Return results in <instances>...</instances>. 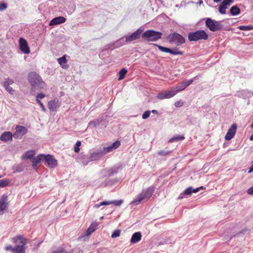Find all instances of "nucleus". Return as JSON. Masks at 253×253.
<instances>
[{
    "label": "nucleus",
    "instance_id": "40",
    "mask_svg": "<svg viewBox=\"0 0 253 253\" xmlns=\"http://www.w3.org/2000/svg\"><path fill=\"white\" fill-rule=\"evenodd\" d=\"M64 252L67 253L61 247H58L55 250H53L50 253H62Z\"/></svg>",
    "mask_w": 253,
    "mask_h": 253
},
{
    "label": "nucleus",
    "instance_id": "2",
    "mask_svg": "<svg viewBox=\"0 0 253 253\" xmlns=\"http://www.w3.org/2000/svg\"><path fill=\"white\" fill-rule=\"evenodd\" d=\"M20 240L21 245H18L17 246H15L14 247H12L11 245H7L5 249L7 251H11L13 253H25V245L27 243V240L23 237L22 236L19 235L13 237L12 239V241L15 243L17 244L18 243V240Z\"/></svg>",
    "mask_w": 253,
    "mask_h": 253
},
{
    "label": "nucleus",
    "instance_id": "51",
    "mask_svg": "<svg viewBox=\"0 0 253 253\" xmlns=\"http://www.w3.org/2000/svg\"><path fill=\"white\" fill-rule=\"evenodd\" d=\"M203 188L204 187L203 186H201V187L197 188L196 189H193L192 188L193 193H196V192H198L200 190V189H203Z\"/></svg>",
    "mask_w": 253,
    "mask_h": 253
},
{
    "label": "nucleus",
    "instance_id": "62",
    "mask_svg": "<svg viewBox=\"0 0 253 253\" xmlns=\"http://www.w3.org/2000/svg\"><path fill=\"white\" fill-rule=\"evenodd\" d=\"M198 79H199V77H198V76H197L195 77L193 79H194V80Z\"/></svg>",
    "mask_w": 253,
    "mask_h": 253
},
{
    "label": "nucleus",
    "instance_id": "14",
    "mask_svg": "<svg viewBox=\"0 0 253 253\" xmlns=\"http://www.w3.org/2000/svg\"><path fill=\"white\" fill-rule=\"evenodd\" d=\"M19 47L20 50L25 54L30 53V48L26 40L23 38L19 39Z\"/></svg>",
    "mask_w": 253,
    "mask_h": 253
},
{
    "label": "nucleus",
    "instance_id": "27",
    "mask_svg": "<svg viewBox=\"0 0 253 253\" xmlns=\"http://www.w3.org/2000/svg\"><path fill=\"white\" fill-rule=\"evenodd\" d=\"M48 109L51 111H55L56 110L57 105L55 100H50L48 103Z\"/></svg>",
    "mask_w": 253,
    "mask_h": 253
},
{
    "label": "nucleus",
    "instance_id": "1",
    "mask_svg": "<svg viewBox=\"0 0 253 253\" xmlns=\"http://www.w3.org/2000/svg\"><path fill=\"white\" fill-rule=\"evenodd\" d=\"M117 173L115 169H111L108 170H103L101 176L95 181V185L97 187H106L115 184L117 180L116 179L111 180L107 178V176H111Z\"/></svg>",
    "mask_w": 253,
    "mask_h": 253
},
{
    "label": "nucleus",
    "instance_id": "26",
    "mask_svg": "<svg viewBox=\"0 0 253 253\" xmlns=\"http://www.w3.org/2000/svg\"><path fill=\"white\" fill-rule=\"evenodd\" d=\"M187 85L184 82L179 84L175 88H173L174 91H176V93L178 92L184 90L187 87Z\"/></svg>",
    "mask_w": 253,
    "mask_h": 253
},
{
    "label": "nucleus",
    "instance_id": "47",
    "mask_svg": "<svg viewBox=\"0 0 253 253\" xmlns=\"http://www.w3.org/2000/svg\"><path fill=\"white\" fill-rule=\"evenodd\" d=\"M117 43L119 44L120 46H122L124 44L125 41L124 40V38L120 39L117 42Z\"/></svg>",
    "mask_w": 253,
    "mask_h": 253
},
{
    "label": "nucleus",
    "instance_id": "49",
    "mask_svg": "<svg viewBox=\"0 0 253 253\" xmlns=\"http://www.w3.org/2000/svg\"><path fill=\"white\" fill-rule=\"evenodd\" d=\"M194 82V79L189 80L186 81H184L187 86L190 85Z\"/></svg>",
    "mask_w": 253,
    "mask_h": 253
},
{
    "label": "nucleus",
    "instance_id": "29",
    "mask_svg": "<svg viewBox=\"0 0 253 253\" xmlns=\"http://www.w3.org/2000/svg\"><path fill=\"white\" fill-rule=\"evenodd\" d=\"M45 155H39L38 156L35 158H33L31 161L32 163L38 164L41 162L42 159H44Z\"/></svg>",
    "mask_w": 253,
    "mask_h": 253
},
{
    "label": "nucleus",
    "instance_id": "25",
    "mask_svg": "<svg viewBox=\"0 0 253 253\" xmlns=\"http://www.w3.org/2000/svg\"><path fill=\"white\" fill-rule=\"evenodd\" d=\"M240 12V9L236 5L232 6L230 9V13L233 16L239 14Z\"/></svg>",
    "mask_w": 253,
    "mask_h": 253
},
{
    "label": "nucleus",
    "instance_id": "46",
    "mask_svg": "<svg viewBox=\"0 0 253 253\" xmlns=\"http://www.w3.org/2000/svg\"><path fill=\"white\" fill-rule=\"evenodd\" d=\"M183 105V102L181 100L176 101L174 103V105L176 107H180Z\"/></svg>",
    "mask_w": 253,
    "mask_h": 253
},
{
    "label": "nucleus",
    "instance_id": "4",
    "mask_svg": "<svg viewBox=\"0 0 253 253\" xmlns=\"http://www.w3.org/2000/svg\"><path fill=\"white\" fill-rule=\"evenodd\" d=\"M29 81L31 84L32 91L35 90L37 87L38 88H43L45 86V83L42 81L41 77L35 72H31L29 74Z\"/></svg>",
    "mask_w": 253,
    "mask_h": 253
},
{
    "label": "nucleus",
    "instance_id": "7",
    "mask_svg": "<svg viewBox=\"0 0 253 253\" xmlns=\"http://www.w3.org/2000/svg\"><path fill=\"white\" fill-rule=\"evenodd\" d=\"M206 26L212 32L219 31L223 27L221 21H215L210 18H208L206 19Z\"/></svg>",
    "mask_w": 253,
    "mask_h": 253
},
{
    "label": "nucleus",
    "instance_id": "34",
    "mask_svg": "<svg viewBox=\"0 0 253 253\" xmlns=\"http://www.w3.org/2000/svg\"><path fill=\"white\" fill-rule=\"evenodd\" d=\"M101 122V121H100V120L97 119L94 120V121H91L89 122V126H90L96 127L100 125Z\"/></svg>",
    "mask_w": 253,
    "mask_h": 253
},
{
    "label": "nucleus",
    "instance_id": "18",
    "mask_svg": "<svg viewBox=\"0 0 253 253\" xmlns=\"http://www.w3.org/2000/svg\"><path fill=\"white\" fill-rule=\"evenodd\" d=\"M103 156V155L101 149H99L96 152L91 153L90 156H88L89 157V161H93L100 159Z\"/></svg>",
    "mask_w": 253,
    "mask_h": 253
},
{
    "label": "nucleus",
    "instance_id": "24",
    "mask_svg": "<svg viewBox=\"0 0 253 253\" xmlns=\"http://www.w3.org/2000/svg\"><path fill=\"white\" fill-rule=\"evenodd\" d=\"M7 208V203L5 200L1 199L0 201V214H2L3 211Z\"/></svg>",
    "mask_w": 253,
    "mask_h": 253
},
{
    "label": "nucleus",
    "instance_id": "5",
    "mask_svg": "<svg viewBox=\"0 0 253 253\" xmlns=\"http://www.w3.org/2000/svg\"><path fill=\"white\" fill-rule=\"evenodd\" d=\"M188 40L190 42H196L199 40H206L208 38V35L202 30H197L195 32H190L188 35Z\"/></svg>",
    "mask_w": 253,
    "mask_h": 253
},
{
    "label": "nucleus",
    "instance_id": "15",
    "mask_svg": "<svg viewBox=\"0 0 253 253\" xmlns=\"http://www.w3.org/2000/svg\"><path fill=\"white\" fill-rule=\"evenodd\" d=\"M237 129L236 124L232 125L231 127L228 129L226 134L225 136V139L227 140H231L235 135Z\"/></svg>",
    "mask_w": 253,
    "mask_h": 253
},
{
    "label": "nucleus",
    "instance_id": "22",
    "mask_svg": "<svg viewBox=\"0 0 253 253\" xmlns=\"http://www.w3.org/2000/svg\"><path fill=\"white\" fill-rule=\"evenodd\" d=\"M141 234L139 232H135L131 236L130 242L132 244H135L139 241L141 239Z\"/></svg>",
    "mask_w": 253,
    "mask_h": 253
},
{
    "label": "nucleus",
    "instance_id": "50",
    "mask_svg": "<svg viewBox=\"0 0 253 253\" xmlns=\"http://www.w3.org/2000/svg\"><path fill=\"white\" fill-rule=\"evenodd\" d=\"M249 195H253V186L249 188L247 190Z\"/></svg>",
    "mask_w": 253,
    "mask_h": 253
},
{
    "label": "nucleus",
    "instance_id": "48",
    "mask_svg": "<svg viewBox=\"0 0 253 253\" xmlns=\"http://www.w3.org/2000/svg\"><path fill=\"white\" fill-rule=\"evenodd\" d=\"M158 154L160 156H166V155H167L168 154V152L163 150V151H160L158 152Z\"/></svg>",
    "mask_w": 253,
    "mask_h": 253
},
{
    "label": "nucleus",
    "instance_id": "60",
    "mask_svg": "<svg viewBox=\"0 0 253 253\" xmlns=\"http://www.w3.org/2000/svg\"><path fill=\"white\" fill-rule=\"evenodd\" d=\"M253 171V165L252 166V167L250 169L248 172L251 173Z\"/></svg>",
    "mask_w": 253,
    "mask_h": 253
},
{
    "label": "nucleus",
    "instance_id": "21",
    "mask_svg": "<svg viewBox=\"0 0 253 253\" xmlns=\"http://www.w3.org/2000/svg\"><path fill=\"white\" fill-rule=\"evenodd\" d=\"M78 161L80 163H81L84 166H86L88 163L90 162L89 157L87 155H83L82 154V155L78 158Z\"/></svg>",
    "mask_w": 253,
    "mask_h": 253
},
{
    "label": "nucleus",
    "instance_id": "6",
    "mask_svg": "<svg viewBox=\"0 0 253 253\" xmlns=\"http://www.w3.org/2000/svg\"><path fill=\"white\" fill-rule=\"evenodd\" d=\"M162 33L153 30H147L142 35V38L148 42H156L160 39Z\"/></svg>",
    "mask_w": 253,
    "mask_h": 253
},
{
    "label": "nucleus",
    "instance_id": "54",
    "mask_svg": "<svg viewBox=\"0 0 253 253\" xmlns=\"http://www.w3.org/2000/svg\"><path fill=\"white\" fill-rule=\"evenodd\" d=\"M184 195H185V194H184V192H183V193H181V194L179 195V196H178V199H179H179H182V198H183V196H184Z\"/></svg>",
    "mask_w": 253,
    "mask_h": 253
},
{
    "label": "nucleus",
    "instance_id": "45",
    "mask_svg": "<svg viewBox=\"0 0 253 253\" xmlns=\"http://www.w3.org/2000/svg\"><path fill=\"white\" fill-rule=\"evenodd\" d=\"M6 90L10 94H13L14 90L12 89L11 87L9 86H6L4 87Z\"/></svg>",
    "mask_w": 253,
    "mask_h": 253
},
{
    "label": "nucleus",
    "instance_id": "43",
    "mask_svg": "<svg viewBox=\"0 0 253 253\" xmlns=\"http://www.w3.org/2000/svg\"><path fill=\"white\" fill-rule=\"evenodd\" d=\"M151 112L150 111H145L142 116V118L143 119H147L150 115Z\"/></svg>",
    "mask_w": 253,
    "mask_h": 253
},
{
    "label": "nucleus",
    "instance_id": "58",
    "mask_svg": "<svg viewBox=\"0 0 253 253\" xmlns=\"http://www.w3.org/2000/svg\"><path fill=\"white\" fill-rule=\"evenodd\" d=\"M151 112L153 113V114H158V112L157 110H152Z\"/></svg>",
    "mask_w": 253,
    "mask_h": 253
},
{
    "label": "nucleus",
    "instance_id": "41",
    "mask_svg": "<svg viewBox=\"0 0 253 253\" xmlns=\"http://www.w3.org/2000/svg\"><path fill=\"white\" fill-rule=\"evenodd\" d=\"M120 232H121V231L120 230H118V229L115 230L112 233V234L111 235V237L112 238H115L116 237H119L120 235Z\"/></svg>",
    "mask_w": 253,
    "mask_h": 253
},
{
    "label": "nucleus",
    "instance_id": "37",
    "mask_svg": "<svg viewBox=\"0 0 253 253\" xmlns=\"http://www.w3.org/2000/svg\"><path fill=\"white\" fill-rule=\"evenodd\" d=\"M155 45H156L158 47L159 49L160 50H161V51L169 53L170 49V48L163 47V46H162L158 45V44H155Z\"/></svg>",
    "mask_w": 253,
    "mask_h": 253
},
{
    "label": "nucleus",
    "instance_id": "31",
    "mask_svg": "<svg viewBox=\"0 0 253 253\" xmlns=\"http://www.w3.org/2000/svg\"><path fill=\"white\" fill-rule=\"evenodd\" d=\"M184 139V137L183 136L181 135H176L170 138L169 140V142H173L175 141H178L180 140H182Z\"/></svg>",
    "mask_w": 253,
    "mask_h": 253
},
{
    "label": "nucleus",
    "instance_id": "17",
    "mask_svg": "<svg viewBox=\"0 0 253 253\" xmlns=\"http://www.w3.org/2000/svg\"><path fill=\"white\" fill-rule=\"evenodd\" d=\"M66 18L63 16H58L52 19L50 23V26H55L64 23L66 21Z\"/></svg>",
    "mask_w": 253,
    "mask_h": 253
},
{
    "label": "nucleus",
    "instance_id": "64",
    "mask_svg": "<svg viewBox=\"0 0 253 253\" xmlns=\"http://www.w3.org/2000/svg\"><path fill=\"white\" fill-rule=\"evenodd\" d=\"M250 140H253V134L250 136Z\"/></svg>",
    "mask_w": 253,
    "mask_h": 253
},
{
    "label": "nucleus",
    "instance_id": "39",
    "mask_svg": "<svg viewBox=\"0 0 253 253\" xmlns=\"http://www.w3.org/2000/svg\"><path fill=\"white\" fill-rule=\"evenodd\" d=\"M253 29V27L252 26H240L239 29L244 31H250Z\"/></svg>",
    "mask_w": 253,
    "mask_h": 253
},
{
    "label": "nucleus",
    "instance_id": "11",
    "mask_svg": "<svg viewBox=\"0 0 253 253\" xmlns=\"http://www.w3.org/2000/svg\"><path fill=\"white\" fill-rule=\"evenodd\" d=\"M143 29L140 28L130 36H126V42H130L134 40L138 39L141 36Z\"/></svg>",
    "mask_w": 253,
    "mask_h": 253
},
{
    "label": "nucleus",
    "instance_id": "12",
    "mask_svg": "<svg viewBox=\"0 0 253 253\" xmlns=\"http://www.w3.org/2000/svg\"><path fill=\"white\" fill-rule=\"evenodd\" d=\"M233 0H223L220 3L218 11L221 14H225L226 13V9L233 3Z\"/></svg>",
    "mask_w": 253,
    "mask_h": 253
},
{
    "label": "nucleus",
    "instance_id": "19",
    "mask_svg": "<svg viewBox=\"0 0 253 253\" xmlns=\"http://www.w3.org/2000/svg\"><path fill=\"white\" fill-rule=\"evenodd\" d=\"M13 134L9 131H6L2 133L0 136V139L3 142H7L12 140Z\"/></svg>",
    "mask_w": 253,
    "mask_h": 253
},
{
    "label": "nucleus",
    "instance_id": "9",
    "mask_svg": "<svg viewBox=\"0 0 253 253\" xmlns=\"http://www.w3.org/2000/svg\"><path fill=\"white\" fill-rule=\"evenodd\" d=\"M27 132L28 129L25 126H17L15 127V131L13 134V136L15 139H21Z\"/></svg>",
    "mask_w": 253,
    "mask_h": 253
},
{
    "label": "nucleus",
    "instance_id": "13",
    "mask_svg": "<svg viewBox=\"0 0 253 253\" xmlns=\"http://www.w3.org/2000/svg\"><path fill=\"white\" fill-rule=\"evenodd\" d=\"M120 144V142L117 140L114 142L111 145L108 146L107 147H103V148L100 149L102 152L103 155H104L107 153L111 151H112L113 150L116 149V148L119 147Z\"/></svg>",
    "mask_w": 253,
    "mask_h": 253
},
{
    "label": "nucleus",
    "instance_id": "30",
    "mask_svg": "<svg viewBox=\"0 0 253 253\" xmlns=\"http://www.w3.org/2000/svg\"><path fill=\"white\" fill-rule=\"evenodd\" d=\"M10 180L8 179L0 180V187H4L9 185Z\"/></svg>",
    "mask_w": 253,
    "mask_h": 253
},
{
    "label": "nucleus",
    "instance_id": "42",
    "mask_svg": "<svg viewBox=\"0 0 253 253\" xmlns=\"http://www.w3.org/2000/svg\"><path fill=\"white\" fill-rule=\"evenodd\" d=\"M192 191L193 190L192 187H188L184 191V194H185V195H190L193 193Z\"/></svg>",
    "mask_w": 253,
    "mask_h": 253
},
{
    "label": "nucleus",
    "instance_id": "16",
    "mask_svg": "<svg viewBox=\"0 0 253 253\" xmlns=\"http://www.w3.org/2000/svg\"><path fill=\"white\" fill-rule=\"evenodd\" d=\"M44 160L50 168H54L57 165V161L51 155L45 156Z\"/></svg>",
    "mask_w": 253,
    "mask_h": 253
},
{
    "label": "nucleus",
    "instance_id": "10",
    "mask_svg": "<svg viewBox=\"0 0 253 253\" xmlns=\"http://www.w3.org/2000/svg\"><path fill=\"white\" fill-rule=\"evenodd\" d=\"M176 94V91H174V89H172L170 90L165 91L158 93L157 95V98L160 100L170 98L174 96Z\"/></svg>",
    "mask_w": 253,
    "mask_h": 253
},
{
    "label": "nucleus",
    "instance_id": "36",
    "mask_svg": "<svg viewBox=\"0 0 253 253\" xmlns=\"http://www.w3.org/2000/svg\"><path fill=\"white\" fill-rule=\"evenodd\" d=\"M13 84V81L12 79H7L5 80L3 83L4 87L9 86Z\"/></svg>",
    "mask_w": 253,
    "mask_h": 253
},
{
    "label": "nucleus",
    "instance_id": "35",
    "mask_svg": "<svg viewBox=\"0 0 253 253\" xmlns=\"http://www.w3.org/2000/svg\"><path fill=\"white\" fill-rule=\"evenodd\" d=\"M13 173L20 172L23 170V168L19 165L14 166L12 168Z\"/></svg>",
    "mask_w": 253,
    "mask_h": 253
},
{
    "label": "nucleus",
    "instance_id": "61",
    "mask_svg": "<svg viewBox=\"0 0 253 253\" xmlns=\"http://www.w3.org/2000/svg\"><path fill=\"white\" fill-rule=\"evenodd\" d=\"M21 242H20V240L19 239V240H18V243H17V244H15V246H17V245H21Z\"/></svg>",
    "mask_w": 253,
    "mask_h": 253
},
{
    "label": "nucleus",
    "instance_id": "20",
    "mask_svg": "<svg viewBox=\"0 0 253 253\" xmlns=\"http://www.w3.org/2000/svg\"><path fill=\"white\" fill-rule=\"evenodd\" d=\"M123 203V201L122 200H115V201H103L101 202V205L102 206H108L110 205H114L116 206H120L122 203Z\"/></svg>",
    "mask_w": 253,
    "mask_h": 253
},
{
    "label": "nucleus",
    "instance_id": "63",
    "mask_svg": "<svg viewBox=\"0 0 253 253\" xmlns=\"http://www.w3.org/2000/svg\"><path fill=\"white\" fill-rule=\"evenodd\" d=\"M36 165H37V164L33 163V164H32V167H33V168H35V167H36V166H37Z\"/></svg>",
    "mask_w": 253,
    "mask_h": 253
},
{
    "label": "nucleus",
    "instance_id": "23",
    "mask_svg": "<svg viewBox=\"0 0 253 253\" xmlns=\"http://www.w3.org/2000/svg\"><path fill=\"white\" fill-rule=\"evenodd\" d=\"M97 225V224L96 222L92 223L86 230L85 235L87 236L90 235L96 230Z\"/></svg>",
    "mask_w": 253,
    "mask_h": 253
},
{
    "label": "nucleus",
    "instance_id": "53",
    "mask_svg": "<svg viewBox=\"0 0 253 253\" xmlns=\"http://www.w3.org/2000/svg\"><path fill=\"white\" fill-rule=\"evenodd\" d=\"M42 110L44 112H45L46 111V109L44 107V106L43 105V103H40V104Z\"/></svg>",
    "mask_w": 253,
    "mask_h": 253
},
{
    "label": "nucleus",
    "instance_id": "38",
    "mask_svg": "<svg viewBox=\"0 0 253 253\" xmlns=\"http://www.w3.org/2000/svg\"><path fill=\"white\" fill-rule=\"evenodd\" d=\"M169 53L173 55H182L183 52L179 51L177 49H170Z\"/></svg>",
    "mask_w": 253,
    "mask_h": 253
},
{
    "label": "nucleus",
    "instance_id": "44",
    "mask_svg": "<svg viewBox=\"0 0 253 253\" xmlns=\"http://www.w3.org/2000/svg\"><path fill=\"white\" fill-rule=\"evenodd\" d=\"M7 7V5L6 3L0 2V11L5 10Z\"/></svg>",
    "mask_w": 253,
    "mask_h": 253
},
{
    "label": "nucleus",
    "instance_id": "33",
    "mask_svg": "<svg viewBox=\"0 0 253 253\" xmlns=\"http://www.w3.org/2000/svg\"><path fill=\"white\" fill-rule=\"evenodd\" d=\"M127 71L126 69L125 68H123L119 72V80H122L124 78L127 73Z\"/></svg>",
    "mask_w": 253,
    "mask_h": 253
},
{
    "label": "nucleus",
    "instance_id": "57",
    "mask_svg": "<svg viewBox=\"0 0 253 253\" xmlns=\"http://www.w3.org/2000/svg\"><path fill=\"white\" fill-rule=\"evenodd\" d=\"M75 145L79 147L81 145V142L80 141H77Z\"/></svg>",
    "mask_w": 253,
    "mask_h": 253
},
{
    "label": "nucleus",
    "instance_id": "55",
    "mask_svg": "<svg viewBox=\"0 0 253 253\" xmlns=\"http://www.w3.org/2000/svg\"><path fill=\"white\" fill-rule=\"evenodd\" d=\"M80 151V148L76 145H75L74 147V151L76 153Z\"/></svg>",
    "mask_w": 253,
    "mask_h": 253
},
{
    "label": "nucleus",
    "instance_id": "3",
    "mask_svg": "<svg viewBox=\"0 0 253 253\" xmlns=\"http://www.w3.org/2000/svg\"><path fill=\"white\" fill-rule=\"evenodd\" d=\"M154 190V189L152 187L143 189L142 191L137 195L134 200L130 203L129 205L136 206L143 201H147L152 195Z\"/></svg>",
    "mask_w": 253,
    "mask_h": 253
},
{
    "label": "nucleus",
    "instance_id": "59",
    "mask_svg": "<svg viewBox=\"0 0 253 253\" xmlns=\"http://www.w3.org/2000/svg\"><path fill=\"white\" fill-rule=\"evenodd\" d=\"M36 102L40 105V103H42L40 100V99H39L38 98H37L36 97Z\"/></svg>",
    "mask_w": 253,
    "mask_h": 253
},
{
    "label": "nucleus",
    "instance_id": "8",
    "mask_svg": "<svg viewBox=\"0 0 253 253\" xmlns=\"http://www.w3.org/2000/svg\"><path fill=\"white\" fill-rule=\"evenodd\" d=\"M169 41L170 43L174 44L176 46L180 45L185 42V38L176 32H174L169 36Z\"/></svg>",
    "mask_w": 253,
    "mask_h": 253
},
{
    "label": "nucleus",
    "instance_id": "56",
    "mask_svg": "<svg viewBox=\"0 0 253 253\" xmlns=\"http://www.w3.org/2000/svg\"><path fill=\"white\" fill-rule=\"evenodd\" d=\"M102 205H101V203L100 204H95L94 206V208H96V209H98L99 208L100 206H101Z\"/></svg>",
    "mask_w": 253,
    "mask_h": 253
},
{
    "label": "nucleus",
    "instance_id": "52",
    "mask_svg": "<svg viewBox=\"0 0 253 253\" xmlns=\"http://www.w3.org/2000/svg\"><path fill=\"white\" fill-rule=\"evenodd\" d=\"M37 98H38L39 99H42L43 98H44L45 97V94H43V93H40V94H38L37 96H36Z\"/></svg>",
    "mask_w": 253,
    "mask_h": 253
},
{
    "label": "nucleus",
    "instance_id": "28",
    "mask_svg": "<svg viewBox=\"0 0 253 253\" xmlns=\"http://www.w3.org/2000/svg\"><path fill=\"white\" fill-rule=\"evenodd\" d=\"M35 154V152L34 150H30L27 151L23 156V158L24 159H32L33 158Z\"/></svg>",
    "mask_w": 253,
    "mask_h": 253
},
{
    "label": "nucleus",
    "instance_id": "32",
    "mask_svg": "<svg viewBox=\"0 0 253 253\" xmlns=\"http://www.w3.org/2000/svg\"><path fill=\"white\" fill-rule=\"evenodd\" d=\"M58 62L62 67H64V65L67 62L66 56L64 55L62 57L59 58L58 59Z\"/></svg>",
    "mask_w": 253,
    "mask_h": 253
}]
</instances>
